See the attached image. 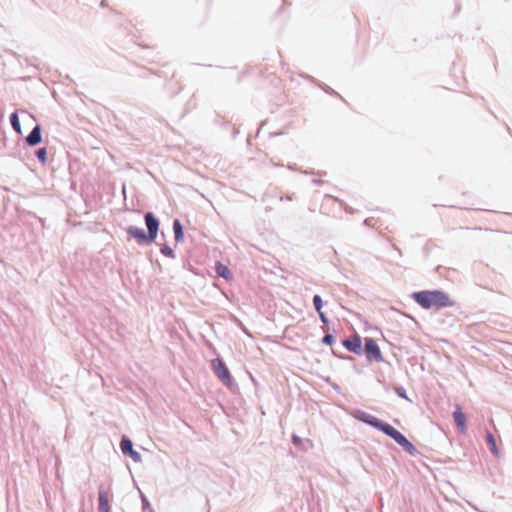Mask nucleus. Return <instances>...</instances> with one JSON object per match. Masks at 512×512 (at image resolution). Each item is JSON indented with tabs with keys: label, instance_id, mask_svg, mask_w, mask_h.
I'll list each match as a JSON object with an SVG mask.
<instances>
[{
	"label": "nucleus",
	"instance_id": "obj_1",
	"mask_svg": "<svg viewBox=\"0 0 512 512\" xmlns=\"http://www.w3.org/2000/svg\"><path fill=\"white\" fill-rule=\"evenodd\" d=\"M412 298L424 309L442 308L453 305L449 296L439 290L434 291H420L413 293Z\"/></svg>",
	"mask_w": 512,
	"mask_h": 512
},
{
	"label": "nucleus",
	"instance_id": "obj_16",
	"mask_svg": "<svg viewBox=\"0 0 512 512\" xmlns=\"http://www.w3.org/2000/svg\"><path fill=\"white\" fill-rule=\"evenodd\" d=\"M370 425L375 427V428H377V429H379V430H381L382 432H384V427L389 426V424L381 422L376 417H371V424Z\"/></svg>",
	"mask_w": 512,
	"mask_h": 512
},
{
	"label": "nucleus",
	"instance_id": "obj_6",
	"mask_svg": "<svg viewBox=\"0 0 512 512\" xmlns=\"http://www.w3.org/2000/svg\"><path fill=\"white\" fill-rule=\"evenodd\" d=\"M343 346L355 354H361L362 342L359 336H353L343 341Z\"/></svg>",
	"mask_w": 512,
	"mask_h": 512
},
{
	"label": "nucleus",
	"instance_id": "obj_5",
	"mask_svg": "<svg viewBox=\"0 0 512 512\" xmlns=\"http://www.w3.org/2000/svg\"><path fill=\"white\" fill-rule=\"evenodd\" d=\"M145 222H146V226H147V229H148L149 242H153L156 239V236H157L159 222L153 216L152 213H147L145 215Z\"/></svg>",
	"mask_w": 512,
	"mask_h": 512
},
{
	"label": "nucleus",
	"instance_id": "obj_22",
	"mask_svg": "<svg viewBox=\"0 0 512 512\" xmlns=\"http://www.w3.org/2000/svg\"><path fill=\"white\" fill-rule=\"evenodd\" d=\"M22 116H23V120L26 121V119L28 120H34L33 116L27 112H22Z\"/></svg>",
	"mask_w": 512,
	"mask_h": 512
},
{
	"label": "nucleus",
	"instance_id": "obj_19",
	"mask_svg": "<svg viewBox=\"0 0 512 512\" xmlns=\"http://www.w3.org/2000/svg\"><path fill=\"white\" fill-rule=\"evenodd\" d=\"M322 342L326 345H331L334 342V338L331 334H326L323 337Z\"/></svg>",
	"mask_w": 512,
	"mask_h": 512
},
{
	"label": "nucleus",
	"instance_id": "obj_2",
	"mask_svg": "<svg viewBox=\"0 0 512 512\" xmlns=\"http://www.w3.org/2000/svg\"><path fill=\"white\" fill-rule=\"evenodd\" d=\"M384 433L390 436L396 443L404 448L405 451L413 453L415 451L414 445L398 430L389 424L384 427Z\"/></svg>",
	"mask_w": 512,
	"mask_h": 512
},
{
	"label": "nucleus",
	"instance_id": "obj_26",
	"mask_svg": "<svg viewBox=\"0 0 512 512\" xmlns=\"http://www.w3.org/2000/svg\"><path fill=\"white\" fill-rule=\"evenodd\" d=\"M33 128L38 129L41 128V126L38 123H36Z\"/></svg>",
	"mask_w": 512,
	"mask_h": 512
},
{
	"label": "nucleus",
	"instance_id": "obj_20",
	"mask_svg": "<svg viewBox=\"0 0 512 512\" xmlns=\"http://www.w3.org/2000/svg\"><path fill=\"white\" fill-rule=\"evenodd\" d=\"M161 252H162L164 255H166V256H172V254H173L172 249H171V248H169V247H164V248H162V249H161Z\"/></svg>",
	"mask_w": 512,
	"mask_h": 512
},
{
	"label": "nucleus",
	"instance_id": "obj_18",
	"mask_svg": "<svg viewBox=\"0 0 512 512\" xmlns=\"http://www.w3.org/2000/svg\"><path fill=\"white\" fill-rule=\"evenodd\" d=\"M36 155H37V158L39 159V161H40L42 164H45V163H46V155H47L46 148H40V149L36 152Z\"/></svg>",
	"mask_w": 512,
	"mask_h": 512
},
{
	"label": "nucleus",
	"instance_id": "obj_24",
	"mask_svg": "<svg viewBox=\"0 0 512 512\" xmlns=\"http://www.w3.org/2000/svg\"><path fill=\"white\" fill-rule=\"evenodd\" d=\"M292 439H293L294 444H296V445H300L301 444L300 437H298L296 435H293Z\"/></svg>",
	"mask_w": 512,
	"mask_h": 512
},
{
	"label": "nucleus",
	"instance_id": "obj_25",
	"mask_svg": "<svg viewBox=\"0 0 512 512\" xmlns=\"http://www.w3.org/2000/svg\"><path fill=\"white\" fill-rule=\"evenodd\" d=\"M371 417L370 415L368 416H365L362 418V420L365 422V423H368L369 425L371 424Z\"/></svg>",
	"mask_w": 512,
	"mask_h": 512
},
{
	"label": "nucleus",
	"instance_id": "obj_3",
	"mask_svg": "<svg viewBox=\"0 0 512 512\" xmlns=\"http://www.w3.org/2000/svg\"><path fill=\"white\" fill-rule=\"evenodd\" d=\"M211 367L218 378L227 386H231L233 383L232 376L226 367L225 363L217 358L211 361Z\"/></svg>",
	"mask_w": 512,
	"mask_h": 512
},
{
	"label": "nucleus",
	"instance_id": "obj_21",
	"mask_svg": "<svg viewBox=\"0 0 512 512\" xmlns=\"http://www.w3.org/2000/svg\"><path fill=\"white\" fill-rule=\"evenodd\" d=\"M130 456L134 459V460H139L140 458V455L138 452L134 451L133 449L129 452Z\"/></svg>",
	"mask_w": 512,
	"mask_h": 512
},
{
	"label": "nucleus",
	"instance_id": "obj_15",
	"mask_svg": "<svg viewBox=\"0 0 512 512\" xmlns=\"http://www.w3.org/2000/svg\"><path fill=\"white\" fill-rule=\"evenodd\" d=\"M9 121L11 124V128H21V124H20V120H19V116H18L17 112H13L10 115Z\"/></svg>",
	"mask_w": 512,
	"mask_h": 512
},
{
	"label": "nucleus",
	"instance_id": "obj_4",
	"mask_svg": "<svg viewBox=\"0 0 512 512\" xmlns=\"http://www.w3.org/2000/svg\"><path fill=\"white\" fill-rule=\"evenodd\" d=\"M365 353L369 360L381 361L382 354L376 341L372 338H365Z\"/></svg>",
	"mask_w": 512,
	"mask_h": 512
},
{
	"label": "nucleus",
	"instance_id": "obj_17",
	"mask_svg": "<svg viewBox=\"0 0 512 512\" xmlns=\"http://www.w3.org/2000/svg\"><path fill=\"white\" fill-rule=\"evenodd\" d=\"M313 304L317 312L322 311L323 301L319 295L314 296Z\"/></svg>",
	"mask_w": 512,
	"mask_h": 512
},
{
	"label": "nucleus",
	"instance_id": "obj_13",
	"mask_svg": "<svg viewBox=\"0 0 512 512\" xmlns=\"http://www.w3.org/2000/svg\"><path fill=\"white\" fill-rule=\"evenodd\" d=\"M173 230H174V234H175V240L177 242L182 241L183 240V231H182V226H181V223L179 220L174 221Z\"/></svg>",
	"mask_w": 512,
	"mask_h": 512
},
{
	"label": "nucleus",
	"instance_id": "obj_14",
	"mask_svg": "<svg viewBox=\"0 0 512 512\" xmlns=\"http://www.w3.org/2000/svg\"><path fill=\"white\" fill-rule=\"evenodd\" d=\"M120 447L124 454L129 453L133 449L132 442L127 438L121 440Z\"/></svg>",
	"mask_w": 512,
	"mask_h": 512
},
{
	"label": "nucleus",
	"instance_id": "obj_10",
	"mask_svg": "<svg viewBox=\"0 0 512 512\" xmlns=\"http://www.w3.org/2000/svg\"><path fill=\"white\" fill-rule=\"evenodd\" d=\"M215 270H216V273L219 276L223 277L224 279H226V280L232 279V273L230 272L229 268L226 265L218 262L216 264Z\"/></svg>",
	"mask_w": 512,
	"mask_h": 512
},
{
	"label": "nucleus",
	"instance_id": "obj_8",
	"mask_svg": "<svg viewBox=\"0 0 512 512\" xmlns=\"http://www.w3.org/2000/svg\"><path fill=\"white\" fill-rule=\"evenodd\" d=\"M127 233L131 237L135 238L139 243L149 242L148 235H146L145 232L140 228L131 226L127 228Z\"/></svg>",
	"mask_w": 512,
	"mask_h": 512
},
{
	"label": "nucleus",
	"instance_id": "obj_9",
	"mask_svg": "<svg viewBox=\"0 0 512 512\" xmlns=\"http://www.w3.org/2000/svg\"><path fill=\"white\" fill-rule=\"evenodd\" d=\"M454 421L460 430V432L465 433L466 431V417L464 413L461 411V408L458 407L453 413Z\"/></svg>",
	"mask_w": 512,
	"mask_h": 512
},
{
	"label": "nucleus",
	"instance_id": "obj_7",
	"mask_svg": "<svg viewBox=\"0 0 512 512\" xmlns=\"http://www.w3.org/2000/svg\"><path fill=\"white\" fill-rule=\"evenodd\" d=\"M109 491L100 487L99 489V512H109Z\"/></svg>",
	"mask_w": 512,
	"mask_h": 512
},
{
	"label": "nucleus",
	"instance_id": "obj_12",
	"mask_svg": "<svg viewBox=\"0 0 512 512\" xmlns=\"http://www.w3.org/2000/svg\"><path fill=\"white\" fill-rule=\"evenodd\" d=\"M41 130H32L31 133L26 137V141L30 146H34L41 142Z\"/></svg>",
	"mask_w": 512,
	"mask_h": 512
},
{
	"label": "nucleus",
	"instance_id": "obj_11",
	"mask_svg": "<svg viewBox=\"0 0 512 512\" xmlns=\"http://www.w3.org/2000/svg\"><path fill=\"white\" fill-rule=\"evenodd\" d=\"M486 441H487V444L489 445L491 452L495 456H499V450H498V447L496 444V439L491 432L486 433Z\"/></svg>",
	"mask_w": 512,
	"mask_h": 512
},
{
	"label": "nucleus",
	"instance_id": "obj_23",
	"mask_svg": "<svg viewBox=\"0 0 512 512\" xmlns=\"http://www.w3.org/2000/svg\"><path fill=\"white\" fill-rule=\"evenodd\" d=\"M318 314H319V317H320L321 321L324 324L327 323V318H326L325 314L323 313V311L318 312Z\"/></svg>",
	"mask_w": 512,
	"mask_h": 512
}]
</instances>
